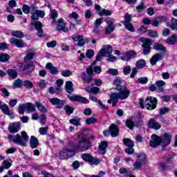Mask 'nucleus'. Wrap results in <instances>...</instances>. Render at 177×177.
<instances>
[{"instance_id": "f257e3e1", "label": "nucleus", "mask_w": 177, "mask_h": 177, "mask_svg": "<svg viewBox=\"0 0 177 177\" xmlns=\"http://www.w3.org/2000/svg\"><path fill=\"white\" fill-rule=\"evenodd\" d=\"M172 139V135L166 133L164 136H158L156 134H153L151 136V140L149 141V146L156 149L158 146H161L162 147H167L168 145L171 144V140Z\"/></svg>"}, {"instance_id": "f03ea898", "label": "nucleus", "mask_w": 177, "mask_h": 177, "mask_svg": "<svg viewBox=\"0 0 177 177\" xmlns=\"http://www.w3.org/2000/svg\"><path fill=\"white\" fill-rule=\"evenodd\" d=\"M66 91L68 93H70L68 95V97L71 102H79L80 103H84V104H88V103H89V100L86 99V97L71 93L72 92H74L73 82L68 81L66 82Z\"/></svg>"}, {"instance_id": "7ed1b4c3", "label": "nucleus", "mask_w": 177, "mask_h": 177, "mask_svg": "<svg viewBox=\"0 0 177 177\" xmlns=\"http://www.w3.org/2000/svg\"><path fill=\"white\" fill-rule=\"evenodd\" d=\"M9 142H13V143H17L19 146H27V142H28V135L27 132L21 131L20 134H16L15 136L9 134L7 137Z\"/></svg>"}, {"instance_id": "20e7f679", "label": "nucleus", "mask_w": 177, "mask_h": 177, "mask_svg": "<svg viewBox=\"0 0 177 177\" xmlns=\"http://www.w3.org/2000/svg\"><path fill=\"white\" fill-rule=\"evenodd\" d=\"M86 130H84L83 133H81L78 136V144L75 146V150H79V151H85L91 147V144L89 140H86V138H84L82 135H84V132Z\"/></svg>"}, {"instance_id": "39448f33", "label": "nucleus", "mask_w": 177, "mask_h": 177, "mask_svg": "<svg viewBox=\"0 0 177 177\" xmlns=\"http://www.w3.org/2000/svg\"><path fill=\"white\" fill-rule=\"evenodd\" d=\"M117 91H119V93H112L113 95L117 99H120V100H125V99H128L129 97V94L131 93V91H129V89H127L125 86H118L116 87Z\"/></svg>"}, {"instance_id": "423d86ee", "label": "nucleus", "mask_w": 177, "mask_h": 177, "mask_svg": "<svg viewBox=\"0 0 177 177\" xmlns=\"http://www.w3.org/2000/svg\"><path fill=\"white\" fill-rule=\"evenodd\" d=\"M141 42L142 43L143 51L142 53L146 55L150 53L151 49V45L153 44V41L151 39L142 37L140 39Z\"/></svg>"}, {"instance_id": "0eeeda50", "label": "nucleus", "mask_w": 177, "mask_h": 177, "mask_svg": "<svg viewBox=\"0 0 177 177\" xmlns=\"http://www.w3.org/2000/svg\"><path fill=\"white\" fill-rule=\"evenodd\" d=\"M157 98L148 97L145 101V107L147 110H154L157 107Z\"/></svg>"}, {"instance_id": "6e6552de", "label": "nucleus", "mask_w": 177, "mask_h": 177, "mask_svg": "<svg viewBox=\"0 0 177 177\" xmlns=\"http://www.w3.org/2000/svg\"><path fill=\"white\" fill-rule=\"evenodd\" d=\"M93 75V68H92V66H90L88 68H86V73H82V78L84 82H86V84H89L90 82H92V75Z\"/></svg>"}, {"instance_id": "1a4fd4ad", "label": "nucleus", "mask_w": 177, "mask_h": 177, "mask_svg": "<svg viewBox=\"0 0 177 177\" xmlns=\"http://www.w3.org/2000/svg\"><path fill=\"white\" fill-rule=\"evenodd\" d=\"M74 154V150L62 149L59 152V158H61V160H68L71 157H73Z\"/></svg>"}, {"instance_id": "9d476101", "label": "nucleus", "mask_w": 177, "mask_h": 177, "mask_svg": "<svg viewBox=\"0 0 177 177\" xmlns=\"http://www.w3.org/2000/svg\"><path fill=\"white\" fill-rule=\"evenodd\" d=\"M56 30L57 31H64V32H68V29L66 28V22L63 18H60L59 21H57Z\"/></svg>"}, {"instance_id": "9b49d317", "label": "nucleus", "mask_w": 177, "mask_h": 177, "mask_svg": "<svg viewBox=\"0 0 177 177\" xmlns=\"http://www.w3.org/2000/svg\"><path fill=\"white\" fill-rule=\"evenodd\" d=\"M10 43L11 45H13L14 46H17V48H25L26 44H24V41H23V39H19L15 37H12L10 39Z\"/></svg>"}, {"instance_id": "f8f14e48", "label": "nucleus", "mask_w": 177, "mask_h": 177, "mask_svg": "<svg viewBox=\"0 0 177 177\" xmlns=\"http://www.w3.org/2000/svg\"><path fill=\"white\" fill-rule=\"evenodd\" d=\"M20 129V122H15L9 124L8 131L10 133H17Z\"/></svg>"}, {"instance_id": "ddd939ff", "label": "nucleus", "mask_w": 177, "mask_h": 177, "mask_svg": "<svg viewBox=\"0 0 177 177\" xmlns=\"http://www.w3.org/2000/svg\"><path fill=\"white\" fill-rule=\"evenodd\" d=\"M50 103L53 106H57V109H62L63 106L66 104V101L60 100L59 98L54 97L50 99Z\"/></svg>"}, {"instance_id": "4468645a", "label": "nucleus", "mask_w": 177, "mask_h": 177, "mask_svg": "<svg viewBox=\"0 0 177 177\" xmlns=\"http://www.w3.org/2000/svg\"><path fill=\"white\" fill-rule=\"evenodd\" d=\"M0 109L2 110L3 113H4V114H6V115H9V117L11 120H13V118H15L13 112L10 111L8 104H4L1 105Z\"/></svg>"}, {"instance_id": "2eb2a0df", "label": "nucleus", "mask_w": 177, "mask_h": 177, "mask_svg": "<svg viewBox=\"0 0 177 177\" xmlns=\"http://www.w3.org/2000/svg\"><path fill=\"white\" fill-rule=\"evenodd\" d=\"M100 51L103 53L105 57L110 56L113 53V47L110 45H104L102 46V48Z\"/></svg>"}, {"instance_id": "dca6fc26", "label": "nucleus", "mask_w": 177, "mask_h": 177, "mask_svg": "<svg viewBox=\"0 0 177 177\" xmlns=\"http://www.w3.org/2000/svg\"><path fill=\"white\" fill-rule=\"evenodd\" d=\"M21 71L24 74H31L34 71V66L30 64H25V65H21Z\"/></svg>"}, {"instance_id": "f3484780", "label": "nucleus", "mask_w": 177, "mask_h": 177, "mask_svg": "<svg viewBox=\"0 0 177 177\" xmlns=\"http://www.w3.org/2000/svg\"><path fill=\"white\" fill-rule=\"evenodd\" d=\"M109 129L111 136H112V138H116V136H118V133H120L118 126H117L115 124H113L109 127Z\"/></svg>"}, {"instance_id": "a211bd4d", "label": "nucleus", "mask_w": 177, "mask_h": 177, "mask_svg": "<svg viewBox=\"0 0 177 177\" xmlns=\"http://www.w3.org/2000/svg\"><path fill=\"white\" fill-rule=\"evenodd\" d=\"M148 126L149 128L152 129H155V131H158V129H161V124L157 122V120L154 119H151L148 122Z\"/></svg>"}, {"instance_id": "6ab92c4d", "label": "nucleus", "mask_w": 177, "mask_h": 177, "mask_svg": "<svg viewBox=\"0 0 177 177\" xmlns=\"http://www.w3.org/2000/svg\"><path fill=\"white\" fill-rule=\"evenodd\" d=\"M163 57H164L162 56V55L158 53L153 55L150 59V63L151 66H156V64H157V62H160V60H162Z\"/></svg>"}, {"instance_id": "aec40b11", "label": "nucleus", "mask_w": 177, "mask_h": 177, "mask_svg": "<svg viewBox=\"0 0 177 177\" xmlns=\"http://www.w3.org/2000/svg\"><path fill=\"white\" fill-rule=\"evenodd\" d=\"M45 16V12L42 10H36V12H33L31 19L33 21H37L39 20V17H44Z\"/></svg>"}, {"instance_id": "412c9836", "label": "nucleus", "mask_w": 177, "mask_h": 177, "mask_svg": "<svg viewBox=\"0 0 177 177\" xmlns=\"http://www.w3.org/2000/svg\"><path fill=\"white\" fill-rule=\"evenodd\" d=\"M33 25L35 26V30H37V35L39 37H42V35L44 34V31H42V27H44V25H42V23L39 21H36Z\"/></svg>"}, {"instance_id": "4be33fe9", "label": "nucleus", "mask_w": 177, "mask_h": 177, "mask_svg": "<svg viewBox=\"0 0 177 177\" xmlns=\"http://www.w3.org/2000/svg\"><path fill=\"white\" fill-rule=\"evenodd\" d=\"M48 16L50 19L53 20L51 24L55 26V24H56V18L59 17V14L57 13V10L55 9H50Z\"/></svg>"}, {"instance_id": "5701e85b", "label": "nucleus", "mask_w": 177, "mask_h": 177, "mask_svg": "<svg viewBox=\"0 0 177 177\" xmlns=\"http://www.w3.org/2000/svg\"><path fill=\"white\" fill-rule=\"evenodd\" d=\"M46 70H49L50 74H53V75H55L59 73V69L55 66H53L52 63H47L46 65Z\"/></svg>"}, {"instance_id": "b1692460", "label": "nucleus", "mask_w": 177, "mask_h": 177, "mask_svg": "<svg viewBox=\"0 0 177 177\" xmlns=\"http://www.w3.org/2000/svg\"><path fill=\"white\" fill-rule=\"evenodd\" d=\"M135 56V52L130 51L124 53L121 57L120 59L123 62H129L130 59H132Z\"/></svg>"}, {"instance_id": "393cba45", "label": "nucleus", "mask_w": 177, "mask_h": 177, "mask_svg": "<svg viewBox=\"0 0 177 177\" xmlns=\"http://www.w3.org/2000/svg\"><path fill=\"white\" fill-rule=\"evenodd\" d=\"M153 49L158 52H161V53H167V48L160 43H154Z\"/></svg>"}, {"instance_id": "a878e982", "label": "nucleus", "mask_w": 177, "mask_h": 177, "mask_svg": "<svg viewBox=\"0 0 177 177\" xmlns=\"http://www.w3.org/2000/svg\"><path fill=\"white\" fill-rule=\"evenodd\" d=\"M85 91L87 93H93L94 95H97L100 92V89L98 87H85Z\"/></svg>"}, {"instance_id": "bb28decb", "label": "nucleus", "mask_w": 177, "mask_h": 177, "mask_svg": "<svg viewBox=\"0 0 177 177\" xmlns=\"http://www.w3.org/2000/svg\"><path fill=\"white\" fill-rule=\"evenodd\" d=\"M35 106H36L37 110L41 113H48V109L44 106V104L38 101H35Z\"/></svg>"}, {"instance_id": "cd10ccee", "label": "nucleus", "mask_w": 177, "mask_h": 177, "mask_svg": "<svg viewBox=\"0 0 177 177\" xmlns=\"http://www.w3.org/2000/svg\"><path fill=\"white\" fill-rule=\"evenodd\" d=\"M166 44L169 45H175L177 42V35H172L165 40Z\"/></svg>"}, {"instance_id": "c85d7f7f", "label": "nucleus", "mask_w": 177, "mask_h": 177, "mask_svg": "<svg viewBox=\"0 0 177 177\" xmlns=\"http://www.w3.org/2000/svg\"><path fill=\"white\" fill-rule=\"evenodd\" d=\"M30 147L32 149H35L38 147V145H39V142H38V138H37L34 136H32L30 137Z\"/></svg>"}, {"instance_id": "c756f323", "label": "nucleus", "mask_w": 177, "mask_h": 177, "mask_svg": "<svg viewBox=\"0 0 177 177\" xmlns=\"http://www.w3.org/2000/svg\"><path fill=\"white\" fill-rule=\"evenodd\" d=\"M165 82L162 80H158L156 82L157 92H164V86H165Z\"/></svg>"}, {"instance_id": "7c9ffc66", "label": "nucleus", "mask_w": 177, "mask_h": 177, "mask_svg": "<svg viewBox=\"0 0 177 177\" xmlns=\"http://www.w3.org/2000/svg\"><path fill=\"white\" fill-rule=\"evenodd\" d=\"M109 147V145H107V142L106 141H102L100 144V147H99V152L100 154H105L106 153V148Z\"/></svg>"}, {"instance_id": "2f4dec72", "label": "nucleus", "mask_w": 177, "mask_h": 177, "mask_svg": "<svg viewBox=\"0 0 177 177\" xmlns=\"http://www.w3.org/2000/svg\"><path fill=\"white\" fill-rule=\"evenodd\" d=\"M107 102L109 104H111L112 103L113 107H115L118 103V98H117L115 95H113V94L111 93L110 95V99Z\"/></svg>"}, {"instance_id": "473e14b6", "label": "nucleus", "mask_w": 177, "mask_h": 177, "mask_svg": "<svg viewBox=\"0 0 177 177\" xmlns=\"http://www.w3.org/2000/svg\"><path fill=\"white\" fill-rule=\"evenodd\" d=\"M11 35L12 37H15L16 38H24V34L23 32H21V30H13L11 32Z\"/></svg>"}, {"instance_id": "72a5a7b5", "label": "nucleus", "mask_w": 177, "mask_h": 177, "mask_svg": "<svg viewBox=\"0 0 177 177\" xmlns=\"http://www.w3.org/2000/svg\"><path fill=\"white\" fill-rule=\"evenodd\" d=\"M7 74H8L9 77L12 78V80H16V78H17V71L15 69H8L7 71Z\"/></svg>"}, {"instance_id": "f704fd0d", "label": "nucleus", "mask_w": 177, "mask_h": 177, "mask_svg": "<svg viewBox=\"0 0 177 177\" xmlns=\"http://www.w3.org/2000/svg\"><path fill=\"white\" fill-rule=\"evenodd\" d=\"M169 27L171 28L174 31H177V19L175 18H171V24H169Z\"/></svg>"}, {"instance_id": "c9c22d12", "label": "nucleus", "mask_w": 177, "mask_h": 177, "mask_svg": "<svg viewBox=\"0 0 177 177\" xmlns=\"http://www.w3.org/2000/svg\"><path fill=\"white\" fill-rule=\"evenodd\" d=\"M23 85L26 89H32L34 88V84H32V82L26 80L23 82Z\"/></svg>"}, {"instance_id": "e433bc0d", "label": "nucleus", "mask_w": 177, "mask_h": 177, "mask_svg": "<svg viewBox=\"0 0 177 177\" xmlns=\"http://www.w3.org/2000/svg\"><path fill=\"white\" fill-rule=\"evenodd\" d=\"M69 122L73 125H75V127H80V125H81V118H75L71 119L69 120Z\"/></svg>"}, {"instance_id": "4c0bfd02", "label": "nucleus", "mask_w": 177, "mask_h": 177, "mask_svg": "<svg viewBox=\"0 0 177 177\" xmlns=\"http://www.w3.org/2000/svg\"><path fill=\"white\" fill-rule=\"evenodd\" d=\"M123 145H124L127 147H133V146H134L133 141H132V140H131L129 138H124L123 139Z\"/></svg>"}, {"instance_id": "58836bf2", "label": "nucleus", "mask_w": 177, "mask_h": 177, "mask_svg": "<svg viewBox=\"0 0 177 177\" xmlns=\"http://www.w3.org/2000/svg\"><path fill=\"white\" fill-rule=\"evenodd\" d=\"M136 67L138 69L143 68L144 67H146V61H145V59L138 60L136 64Z\"/></svg>"}, {"instance_id": "ea45409f", "label": "nucleus", "mask_w": 177, "mask_h": 177, "mask_svg": "<svg viewBox=\"0 0 177 177\" xmlns=\"http://www.w3.org/2000/svg\"><path fill=\"white\" fill-rule=\"evenodd\" d=\"M26 107V110L29 111V113H32L34 111H36L37 109H35V105L32 104L30 102L27 103L26 105H25Z\"/></svg>"}, {"instance_id": "a19ab883", "label": "nucleus", "mask_w": 177, "mask_h": 177, "mask_svg": "<svg viewBox=\"0 0 177 177\" xmlns=\"http://www.w3.org/2000/svg\"><path fill=\"white\" fill-rule=\"evenodd\" d=\"M122 23L126 27L127 30H129V31H131V32H133L135 31V28H133V25H132L131 23H129V22H122Z\"/></svg>"}, {"instance_id": "79ce46f5", "label": "nucleus", "mask_w": 177, "mask_h": 177, "mask_svg": "<svg viewBox=\"0 0 177 177\" xmlns=\"http://www.w3.org/2000/svg\"><path fill=\"white\" fill-rule=\"evenodd\" d=\"M64 110L67 115H71L74 113V107L70 106L68 105H65Z\"/></svg>"}, {"instance_id": "37998d69", "label": "nucleus", "mask_w": 177, "mask_h": 177, "mask_svg": "<svg viewBox=\"0 0 177 177\" xmlns=\"http://www.w3.org/2000/svg\"><path fill=\"white\" fill-rule=\"evenodd\" d=\"M10 59V55L8 54H0V62L1 63H5V62H8Z\"/></svg>"}, {"instance_id": "c03bdc74", "label": "nucleus", "mask_w": 177, "mask_h": 177, "mask_svg": "<svg viewBox=\"0 0 177 177\" xmlns=\"http://www.w3.org/2000/svg\"><path fill=\"white\" fill-rule=\"evenodd\" d=\"M100 16H111L113 12L110 10L103 9L99 12Z\"/></svg>"}, {"instance_id": "a18cd8bd", "label": "nucleus", "mask_w": 177, "mask_h": 177, "mask_svg": "<svg viewBox=\"0 0 177 177\" xmlns=\"http://www.w3.org/2000/svg\"><path fill=\"white\" fill-rule=\"evenodd\" d=\"M100 162V160H99V158H95L93 156H91V158L88 162L90 165H97Z\"/></svg>"}, {"instance_id": "49530a36", "label": "nucleus", "mask_w": 177, "mask_h": 177, "mask_svg": "<svg viewBox=\"0 0 177 177\" xmlns=\"http://www.w3.org/2000/svg\"><path fill=\"white\" fill-rule=\"evenodd\" d=\"M97 122V120H96V118H88L86 119V125H91L92 124H96Z\"/></svg>"}, {"instance_id": "de8ad7c7", "label": "nucleus", "mask_w": 177, "mask_h": 177, "mask_svg": "<svg viewBox=\"0 0 177 177\" xmlns=\"http://www.w3.org/2000/svg\"><path fill=\"white\" fill-rule=\"evenodd\" d=\"M114 30H115V26L108 25L106 26V28H105L104 32H105V34L109 35H110L111 32H113V31H114Z\"/></svg>"}, {"instance_id": "09e8293b", "label": "nucleus", "mask_w": 177, "mask_h": 177, "mask_svg": "<svg viewBox=\"0 0 177 177\" xmlns=\"http://www.w3.org/2000/svg\"><path fill=\"white\" fill-rule=\"evenodd\" d=\"M1 167H3L4 169H9L10 167H12V162H9L8 160H4L1 163Z\"/></svg>"}, {"instance_id": "8fccbe9b", "label": "nucleus", "mask_w": 177, "mask_h": 177, "mask_svg": "<svg viewBox=\"0 0 177 177\" xmlns=\"http://www.w3.org/2000/svg\"><path fill=\"white\" fill-rule=\"evenodd\" d=\"M133 167L134 169H137L138 171H139V169H142V167H143V165H145L143 163H141L140 161H136L133 163Z\"/></svg>"}, {"instance_id": "3c124183", "label": "nucleus", "mask_w": 177, "mask_h": 177, "mask_svg": "<svg viewBox=\"0 0 177 177\" xmlns=\"http://www.w3.org/2000/svg\"><path fill=\"white\" fill-rule=\"evenodd\" d=\"M91 158H92V156L89 153H83L82 155V158L83 161H86L87 162H89V161H91Z\"/></svg>"}, {"instance_id": "603ef678", "label": "nucleus", "mask_w": 177, "mask_h": 177, "mask_svg": "<svg viewBox=\"0 0 177 177\" xmlns=\"http://www.w3.org/2000/svg\"><path fill=\"white\" fill-rule=\"evenodd\" d=\"M105 23L108 24V26H114V23L115 21V19L111 18V17H106L104 19Z\"/></svg>"}, {"instance_id": "864d4df0", "label": "nucleus", "mask_w": 177, "mask_h": 177, "mask_svg": "<svg viewBox=\"0 0 177 177\" xmlns=\"http://www.w3.org/2000/svg\"><path fill=\"white\" fill-rule=\"evenodd\" d=\"M86 56L88 59H92V57L95 56V51H93V50L92 49L87 50L86 53Z\"/></svg>"}, {"instance_id": "5fc2aeb1", "label": "nucleus", "mask_w": 177, "mask_h": 177, "mask_svg": "<svg viewBox=\"0 0 177 177\" xmlns=\"http://www.w3.org/2000/svg\"><path fill=\"white\" fill-rule=\"evenodd\" d=\"M26 104H20L18 107V112L19 114H24V111L26 110Z\"/></svg>"}, {"instance_id": "6e6d98bb", "label": "nucleus", "mask_w": 177, "mask_h": 177, "mask_svg": "<svg viewBox=\"0 0 177 177\" xmlns=\"http://www.w3.org/2000/svg\"><path fill=\"white\" fill-rule=\"evenodd\" d=\"M147 31L149 37H151V38H157L158 37V32H157L156 31L152 30H149Z\"/></svg>"}, {"instance_id": "4d7b16f0", "label": "nucleus", "mask_w": 177, "mask_h": 177, "mask_svg": "<svg viewBox=\"0 0 177 177\" xmlns=\"http://www.w3.org/2000/svg\"><path fill=\"white\" fill-rule=\"evenodd\" d=\"M21 84H23V81L20 79H17L14 82L13 87L15 88H20V86H21Z\"/></svg>"}, {"instance_id": "13d9d810", "label": "nucleus", "mask_w": 177, "mask_h": 177, "mask_svg": "<svg viewBox=\"0 0 177 177\" xmlns=\"http://www.w3.org/2000/svg\"><path fill=\"white\" fill-rule=\"evenodd\" d=\"M131 70H132V68H131V66L127 65L124 67L123 68V73L124 75H128L131 73Z\"/></svg>"}, {"instance_id": "bf43d9fd", "label": "nucleus", "mask_w": 177, "mask_h": 177, "mask_svg": "<svg viewBox=\"0 0 177 177\" xmlns=\"http://www.w3.org/2000/svg\"><path fill=\"white\" fill-rule=\"evenodd\" d=\"M62 77H70L73 75V72H71V71H69V70H64V71H62Z\"/></svg>"}, {"instance_id": "052dcab7", "label": "nucleus", "mask_w": 177, "mask_h": 177, "mask_svg": "<svg viewBox=\"0 0 177 177\" xmlns=\"http://www.w3.org/2000/svg\"><path fill=\"white\" fill-rule=\"evenodd\" d=\"M126 125L129 129H133V127H135V123H133L132 120H128L126 121Z\"/></svg>"}, {"instance_id": "680f3d73", "label": "nucleus", "mask_w": 177, "mask_h": 177, "mask_svg": "<svg viewBox=\"0 0 177 177\" xmlns=\"http://www.w3.org/2000/svg\"><path fill=\"white\" fill-rule=\"evenodd\" d=\"M82 35H72V39L74 42H78L82 39Z\"/></svg>"}, {"instance_id": "e2e57ef3", "label": "nucleus", "mask_w": 177, "mask_h": 177, "mask_svg": "<svg viewBox=\"0 0 177 177\" xmlns=\"http://www.w3.org/2000/svg\"><path fill=\"white\" fill-rule=\"evenodd\" d=\"M138 161H140V162L144 164V165H145L146 164V155L145 154H140V156H138Z\"/></svg>"}, {"instance_id": "0e129e2a", "label": "nucleus", "mask_w": 177, "mask_h": 177, "mask_svg": "<svg viewBox=\"0 0 177 177\" xmlns=\"http://www.w3.org/2000/svg\"><path fill=\"white\" fill-rule=\"evenodd\" d=\"M169 111V108L162 107L160 109L159 114L160 115H164V114L168 113Z\"/></svg>"}, {"instance_id": "69168bd1", "label": "nucleus", "mask_w": 177, "mask_h": 177, "mask_svg": "<svg viewBox=\"0 0 177 177\" xmlns=\"http://www.w3.org/2000/svg\"><path fill=\"white\" fill-rule=\"evenodd\" d=\"M108 74H110L111 75H118V70L115 68H110L107 71Z\"/></svg>"}, {"instance_id": "338daca9", "label": "nucleus", "mask_w": 177, "mask_h": 177, "mask_svg": "<svg viewBox=\"0 0 177 177\" xmlns=\"http://www.w3.org/2000/svg\"><path fill=\"white\" fill-rule=\"evenodd\" d=\"M146 31H147V28L145 26H142L141 27H140L138 29L137 33L138 34H144V32H146Z\"/></svg>"}, {"instance_id": "774afa93", "label": "nucleus", "mask_w": 177, "mask_h": 177, "mask_svg": "<svg viewBox=\"0 0 177 177\" xmlns=\"http://www.w3.org/2000/svg\"><path fill=\"white\" fill-rule=\"evenodd\" d=\"M88 43V39H84V37L77 42L78 46H84L85 44Z\"/></svg>"}]
</instances>
